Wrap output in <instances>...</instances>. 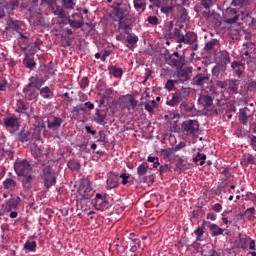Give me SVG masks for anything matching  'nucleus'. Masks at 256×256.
<instances>
[{
    "instance_id": "nucleus-35",
    "label": "nucleus",
    "mask_w": 256,
    "mask_h": 256,
    "mask_svg": "<svg viewBox=\"0 0 256 256\" xmlns=\"http://www.w3.org/2000/svg\"><path fill=\"white\" fill-rule=\"evenodd\" d=\"M215 3H217V0H201L200 1L201 7L208 12L211 11V7H213Z\"/></svg>"
},
{
    "instance_id": "nucleus-3",
    "label": "nucleus",
    "mask_w": 256,
    "mask_h": 256,
    "mask_svg": "<svg viewBox=\"0 0 256 256\" xmlns=\"http://www.w3.org/2000/svg\"><path fill=\"white\" fill-rule=\"evenodd\" d=\"M166 63L175 69H183L187 65V59L185 58V54L181 55L179 52H174L166 57Z\"/></svg>"
},
{
    "instance_id": "nucleus-5",
    "label": "nucleus",
    "mask_w": 256,
    "mask_h": 256,
    "mask_svg": "<svg viewBox=\"0 0 256 256\" xmlns=\"http://www.w3.org/2000/svg\"><path fill=\"white\" fill-rule=\"evenodd\" d=\"M181 133L187 136H195L199 133V122L197 120H185L181 124Z\"/></svg>"
},
{
    "instance_id": "nucleus-43",
    "label": "nucleus",
    "mask_w": 256,
    "mask_h": 256,
    "mask_svg": "<svg viewBox=\"0 0 256 256\" xmlns=\"http://www.w3.org/2000/svg\"><path fill=\"white\" fill-rule=\"evenodd\" d=\"M216 45H219V40L212 39L205 44L204 51H213Z\"/></svg>"
},
{
    "instance_id": "nucleus-34",
    "label": "nucleus",
    "mask_w": 256,
    "mask_h": 256,
    "mask_svg": "<svg viewBox=\"0 0 256 256\" xmlns=\"http://www.w3.org/2000/svg\"><path fill=\"white\" fill-rule=\"evenodd\" d=\"M109 73H110V75H113V77H116V78L119 79L123 75V69L118 68L116 66H110L109 67Z\"/></svg>"
},
{
    "instance_id": "nucleus-27",
    "label": "nucleus",
    "mask_w": 256,
    "mask_h": 256,
    "mask_svg": "<svg viewBox=\"0 0 256 256\" xmlns=\"http://www.w3.org/2000/svg\"><path fill=\"white\" fill-rule=\"evenodd\" d=\"M2 5L8 13H11L12 11H15V7H19V0H11L10 2L4 1Z\"/></svg>"
},
{
    "instance_id": "nucleus-46",
    "label": "nucleus",
    "mask_w": 256,
    "mask_h": 256,
    "mask_svg": "<svg viewBox=\"0 0 256 256\" xmlns=\"http://www.w3.org/2000/svg\"><path fill=\"white\" fill-rule=\"evenodd\" d=\"M106 197L103 196L101 193H97L96 194V203H95V208L96 209H101V205L102 203H106Z\"/></svg>"
},
{
    "instance_id": "nucleus-25",
    "label": "nucleus",
    "mask_w": 256,
    "mask_h": 256,
    "mask_svg": "<svg viewBox=\"0 0 256 256\" xmlns=\"http://www.w3.org/2000/svg\"><path fill=\"white\" fill-rule=\"evenodd\" d=\"M94 121L98 123V125H107V121L105 119L107 118V114H105L101 110H96Z\"/></svg>"
},
{
    "instance_id": "nucleus-6",
    "label": "nucleus",
    "mask_w": 256,
    "mask_h": 256,
    "mask_svg": "<svg viewBox=\"0 0 256 256\" xmlns=\"http://www.w3.org/2000/svg\"><path fill=\"white\" fill-rule=\"evenodd\" d=\"M15 172L18 177H23L24 175H30L33 171L31 164L27 160H22L14 165Z\"/></svg>"
},
{
    "instance_id": "nucleus-1",
    "label": "nucleus",
    "mask_w": 256,
    "mask_h": 256,
    "mask_svg": "<svg viewBox=\"0 0 256 256\" xmlns=\"http://www.w3.org/2000/svg\"><path fill=\"white\" fill-rule=\"evenodd\" d=\"M94 194L95 191H93V188H91V182L87 179H83L80 182L77 191V198L80 199V201H83V199L89 200Z\"/></svg>"
},
{
    "instance_id": "nucleus-50",
    "label": "nucleus",
    "mask_w": 256,
    "mask_h": 256,
    "mask_svg": "<svg viewBox=\"0 0 256 256\" xmlns=\"http://www.w3.org/2000/svg\"><path fill=\"white\" fill-rule=\"evenodd\" d=\"M244 165H255V157L251 154H246L243 156Z\"/></svg>"
},
{
    "instance_id": "nucleus-37",
    "label": "nucleus",
    "mask_w": 256,
    "mask_h": 256,
    "mask_svg": "<svg viewBox=\"0 0 256 256\" xmlns=\"http://www.w3.org/2000/svg\"><path fill=\"white\" fill-rule=\"evenodd\" d=\"M174 5L173 3H171V5H167L165 4V2L163 3L162 7L160 8L161 13H163L166 16H169L173 13V9H174Z\"/></svg>"
},
{
    "instance_id": "nucleus-14",
    "label": "nucleus",
    "mask_w": 256,
    "mask_h": 256,
    "mask_svg": "<svg viewBox=\"0 0 256 256\" xmlns=\"http://www.w3.org/2000/svg\"><path fill=\"white\" fill-rule=\"evenodd\" d=\"M209 79H211L209 73H199L193 77L192 85H196V87H203L205 83H209Z\"/></svg>"
},
{
    "instance_id": "nucleus-21",
    "label": "nucleus",
    "mask_w": 256,
    "mask_h": 256,
    "mask_svg": "<svg viewBox=\"0 0 256 256\" xmlns=\"http://www.w3.org/2000/svg\"><path fill=\"white\" fill-rule=\"evenodd\" d=\"M226 91L230 95H235L239 91V84L237 80H228L227 86H226Z\"/></svg>"
},
{
    "instance_id": "nucleus-45",
    "label": "nucleus",
    "mask_w": 256,
    "mask_h": 256,
    "mask_svg": "<svg viewBox=\"0 0 256 256\" xmlns=\"http://www.w3.org/2000/svg\"><path fill=\"white\" fill-rule=\"evenodd\" d=\"M244 215L246 219H248V221H253V219H255V207H250L246 209Z\"/></svg>"
},
{
    "instance_id": "nucleus-16",
    "label": "nucleus",
    "mask_w": 256,
    "mask_h": 256,
    "mask_svg": "<svg viewBox=\"0 0 256 256\" xmlns=\"http://www.w3.org/2000/svg\"><path fill=\"white\" fill-rule=\"evenodd\" d=\"M193 74V67L188 66L185 68H178L176 71V77L183 81L191 80V75Z\"/></svg>"
},
{
    "instance_id": "nucleus-55",
    "label": "nucleus",
    "mask_w": 256,
    "mask_h": 256,
    "mask_svg": "<svg viewBox=\"0 0 256 256\" xmlns=\"http://www.w3.org/2000/svg\"><path fill=\"white\" fill-rule=\"evenodd\" d=\"M68 21V25H70V27H72L73 29H81V26L83 25V22L81 21H77V20H67Z\"/></svg>"
},
{
    "instance_id": "nucleus-47",
    "label": "nucleus",
    "mask_w": 256,
    "mask_h": 256,
    "mask_svg": "<svg viewBox=\"0 0 256 256\" xmlns=\"http://www.w3.org/2000/svg\"><path fill=\"white\" fill-rule=\"evenodd\" d=\"M24 249L26 251H35L37 249V243L35 241H26V243L24 244Z\"/></svg>"
},
{
    "instance_id": "nucleus-11",
    "label": "nucleus",
    "mask_w": 256,
    "mask_h": 256,
    "mask_svg": "<svg viewBox=\"0 0 256 256\" xmlns=\"http://www.w3.org/2000/svg\"><path fill=\"white\" fill-rule=\"evenodd\" d=\"M238 119L242 125H249L253 121V112L245 107L239 110Z\"/></svg>"
},
{
    "instance_id": "nucleus-31",
    "label": "nucleus",
    "mask_w": 256,
    "mask_h": 256,
    "mask_svg": "<svg viewBox=\"0 0 256 256\" xmlns=\"http://www.w3.org/2000/svg\"><path fill=\"white\" fill-rule=\"evenodd\" d=\"M54 15L59 17V19H65L67 17V12H65V8L60 5H56V8L53 10Z\"/></svg>"
},
{
    "instance_id": "nucleus-44",
    "label": "nucleus",
    "mask_w": 256,
    "mask_h": 256,
    "mask_svg": "<svg viewBox=\"0 0 256 256\" xmlns=\"http://www.w3.org/2000/svg\"><path fill=\"white\" fill-rule=\"evenodd\" d=\"M7 25H9L10 28L14 29V31H19V21L13 20L10 16L7 18Z\"/></svg>"
},
{
    "instance_id": "nucleus-39",
    "label": "nucleus",
    "mask_w": 256,
    "mask_h": 256,
    "mask_svg": "<svg viewBox=\"0 0 256 256\" xmlns=\"http://www.w3.org/2000/svg\"><path fill=\"white\" fill-rule=\"evenodd\" d=\"M3 187H4V189H13V188L17 187V181H15V179H13V178H7L3 182Z\"/></svg>"
},
{
    "instance_id": "nucleus-18",
    "label": "nucleus",
    "mask_w": 256,
    "mask_h": 256,
    "mask_svg": "<svg viewBox=\"0 0 256 256\" xmlns=\"http://www.w3.org/2000/svg\"><path fill=\"white\" fill-rule=\"evenodd\" d=\"M61 125H63V120L57 116H51L47 120L48 129H51L52 131H57L61 128Z\"/></svg>"
},
{
    "instance_id": "nucleus-15",
    "label": "nucleus",
    "mask_w": 256,
    "mask_h": 256,
    "mask_svg": "<svg viewBox=\"0 0 256 256\" xmlns=\"http://www.w3.org/2000/svg\"><path fill=\"white\" fill-rule=\"evenodd\" d=\"M203 229H209L211 231L212 237H218V235H223L225 230L218 227L217 224H213L210 221H204L202 224Z\"/></svg>"
},
{
    "instance_id": "nucleus-24",
    "label": "nucleus",
    "mask_w": 256,
    "mask_h": 256,
    "mask_svg": "<svg viewBox=\"0 0 256 256\" xmlns=\"http://www.w3.org/2000/svg\"><path fill=\"white\" fill-rule=\"evenodd\" d=\"M4 125L6 127H11V129H15V127L19 126V119L17 116H10L4 119Z\"/></svg>"
},
{
    "instance_id": "nucleus-28",
    "label": "nucleus",
    "mask_w": 256,
    "mask_h": 256,
    "mask_svg": "<svg viewBox=\"0 0 256 256\" xmlns=\"http://www.w3.org/2000/svg\"><path fill=\"white\" fill-rule=\"evenodd\" d=\"M228 13H229V15H235L234 17L227 18L225 20V23H227L228 25H233V23H237V20L239 19V17H241V15L237 14V9H235V8H231L228 11Z\"/></svg>"
},
{
    "instance_id": "nucleus-22",
    "label": "nucleus",
    "mask_w": 256,
    "mask_h": 256,
    "mask_svg": "<svg viewBox=\"0 0 256 256\" xmlns=\"http://www.w3.org/2000/svg\"><path fill=\"white\" fill-rule=\"evenodd\" d=\"M119 185V178L116 174L110 173L107 179V186L109 189H115Z\"/></svg>"
},
{
    "instance_id": "nucleus-30",
    "label": "nucleus",
    "mask_w": 256,
    "mask_h": 256,
    "mask_svg": "<svg viewBox=\"0 0 256 256\" xmlns=\"http://www.w3.org/2000/svg\"><path fill=\"white\" fill-rule=\"evenodd\" d=\"M39 94L41 95L42 99H51L53 97V91L49 86H45L39 90Z\"/></svg>"
},
{
    "instance_id": "nucleus-63",
    "label": "nucleus",
    "mask_w": 256,
    "mask_h": 256,
    "mask_svg": "<svg viewBox=\"0 0 256 256\" xmlns=\"http://www.w3.org/2000/svg\"><path fill=\"white\" fill-rule=\"evenodd\" d=\"M79 85L81 89H86L87 86L89 85V78L84 77L83 79L80 80Z\"/></svg>"
},
{
    "instance_id": "nucleus-41",
    "label": "nucleus",
    "mask_w": 256,
    "mask_h": 256,
    "mask_svg": "<svg viewBox=\"0 0 256 256\" xmlns=\"http://www.w3.org/2000/svg\"><path fill=\"white\" fill-rule=\"evenodd\" d=\"M30 133L28 131L22 130L18 133V139L21 143H27L29 141Z\"/></svg>"
},
{
    "instance_id": "nucleus-20",
    "label": "nucleus",
    "mask_w": 256,
    "mask_h": 256,
    "mask_svg": "<svg viewBox=\"0 0 256 256\" xmlns=\"http://www.w3.org/2000/svg\"><path fill=\"white\" fill-rule=\"evenodd\" d=\"M197 42V34L195 32H186L182 43L185 45H194Z\"/></svg>"
},
{
    "instance_id": "nucleus-38",
    "label": "nucleus",
    "mask_w": 256,
    "mask_h": 256,
    "mask_svg": "<svg viewBox=\"0 0 256 256\" xmlns=\"http://www.w3.org/2000/svg\"><path fill=\"white\" fill-rule=\"evenodd\" d=\"M202 255L215 256V246H213V245L204 246L202 249Z\"/></svg>"
},
{
    "instance_id": "nucleus-48",
    "label": "nucleus",
    "mask_w": 256,
    "mask_h": 256,
    "mask_svg": "<svg viewBox=\"0 0 256 256\" xmlns=\"http://www.w3.org/2000/svg\"><path fill=\"white\" fill-rule=\"evenodd\" d=\"M228 63H231V58L229 57V53L227 51L221 52V64L228 65Z\"/></svg>"
},
{
    "instance_id": "nucleus-53",
    "label": "nucleus",
    "mask_w": 256,
    "mask_h": 256,
    "mask_svg": "<svg viewBox=\"0 0 256 256\" xmlns=\"http://www.w3.org/2000/svg\"><path fill=\"white\" fill-rule=\"evenodd\" d=\"M68 167L71 169V171H79L81 169V164L75 160H72L68 162Z\"/></svg>"
},
{
    "instance_id": "nucleus-19",
    "label": "nucleus",
    "mask_w": 256,
    "mask_h": 256,
    "mask_svg": "<svg viewBox=\"0 0 256 256\" xmlns=\"http://www.w3.org/2000/svg\"><path fill=\"white\" fill-rule=\"evenodd\" d=\"M43 83H45V79L36 75L29 78L28 86L33 87L34 89H38V91H40Z\"/></svg>"
},
{
    "instance_id": "nucleus-62",
    "label": "nucleus",
    "mask_w": 256,
    "mask_h": 256,
    "mask_svg": "<svg viewBox=\"0 0 256 256\" xmlns=\"http://www.w3.org/2000/svg\"><path fill=\"white\" fill-rule=\"evenodd\" d=\"M247 2V0H233L232 1V5L234 7H244L245 6V3Z\"/></svg>"
},
{
    "instance_id": "nucleus-58",
    "label": "nucleus",
    "mask_w": 256,
    "mask_h": 256,
    "mask_svg": "<svg viewBox=\"0 0 256 256\" xmlns=\"http://www.w3.org/2000/svg\"><path fill=\"white\" fill-rule=\"evenodd\" d=\"M177 169H180L181 171H185L187 169V164L182 158H178L177 163H176Z\"/></svg>"
},
{
    "instance_id": "nucleus-60",
    "label": "nucleus",
    "mask_w": 256,
    "mask_h": 256,
    "mask_svg": "<svg viewBox=\"0 0 256 256\" xmlns=\"http://www.w3.org/2000/svg\"><path fill=\"white\" fill-rule=\"evenodd\" d=\"M147 21L150 25H159V18L157 16H148Z\"/></svg>"
},
{
    "instance_id": "nucleus-2",
    "label": "nucleus",
    "mask_w": 256,
    "mask_h": 256,
    "mask_svg": "<svg viewBox=\"0 0 256 256\" xmlns=\"http://www.w3.org/2000/svg\"><path fill=\"white\" fill-rule=\"evenodd\" d=\"M111 8L113 15L119 21H123V19L129 15V8L127 7V4L123 2V0L114 1Z\"/></svg>"
},
{
    "instance_id": "nucleus-57",
    "label": "nucleus",
    "mask_w": 256,
    "mask_h": 256,
    "mask_svg": "<svg viewBox=\"0 0 256 256\" xmlns=\"http://www.w3.org/2000/svg\"><path fill=\"white\" fill-rule=\"evenodd\" d=\"M179 83L178 80H168L165 84V88L168 91H173L175 89V84Z\"/></svg>"
},
{
    "instance_id": "nucleus-61",
    "label": "nucleus",
    "mask_w": 256,
    "mask_h": 256,
    "mask_svg": "<svg viewBox=\"0 0 256 256\" xmlns=\"http://www.w3.org/2000/svg\"><path fill=\"white\" fill-rule=\"evenodd\" d=\"M149 1H150V3L155 5V7H157V9H161L165 3V0H149Z\"/></svg>"
},
{
    "instance_id": "nucleus-49",
    "label": "nucleus",
    "mask_w": 256,
    "mask_h": 256,
    "mask_svg": "<svg viewBox=\"0 0 256 256\" xmlns=\"http://www.w3.org/2000/svg\"><path fill=\"white\" fill-rule=\"evenodd\" d=\"M205 159H207V156L205 154H202L201 152L197 153V156L195 158H193L194 163H199L200 165L203 166L205 165Z\"/></svg>"
},
{
    "instance_id": "nucleus-51",
    "label": "nucleus",
    "mask_w": 256,
    "mask_h": 256,
    "mask_svg": "<svg viewBox=\"0 0 256 256\" xmlns=\"http://www.w3.org/2000/svg\"><path fill=\"white\" fill-rule=\"evenodd\" d=\"M27 111V105L21 99L17 101V112L18 113H25Z\"/></svg>"
},
{
    "instance_id": "nucleus-42",
    "label": "nucleus",
    "mask_w": 256,
    "mask_h": 256,
    "mask_svg": "<svg viewBox=\"0 0 256 256\" xmlns=\"http://www.w3.org/2000/svg\"><path fill=\"white\" fill-rule=\"evenodd\" d=\"M180 108L184 109L186 113H191L193 109H195V105L193 103L185 102V100L180 104Z\"/></svg>"
},
{
    "instance_id": "nucleus-59",
    "label": "nucleus",
    "mask_w": 256,
    "mask_h": 256,
    "mask_svg": "<svg viewBox=\"0 0 256 256\" xmlns=\"http://www.w3.org/2000/svg\"><path fill=\"white\" fill-rule=\"evenodd\" d=\"M206 93H208V95L210 94L212 95H217V88L215 87V85L211 84L209 86L206 87Z\"/></svg>"
},
{
    "instance_id": "nucleus-12",
    "label": "nucleus",
    "mask_w": 256,
    "mask_h": 256,
    "mask_svg": "<svg viewBox=\"0 0 256 256\" xmlns=\"http://www.w3.org/2000/svg\"><path fill=\"white\" fill-rule=\"evenodd\" d=\"M31 153L34 157V159H37V164L38 165H45V159H47V156L43 154V151H41V148L37 146V144H33L31 146Z\"/></svg>"
},
{
    "instance_id": "nucleus-26",
    "label": "nucleus",
    "mask_w": 256,
    "mask_h": 256,
    "mask_svg": "<svg viewBox=\"0 0 256 256\" xmlns=\"http://www.w3.org/2000/svg\"><path fill=\"white\" fill-rule=\"evenodd\" d=\"M227 66L223 64H217L212 68V77L213 79H219V75H221V72L226 71Z\"/></svg>"
},
{
    "instance_id": "nucleus-56",
    "label": "nucleus",
    "mask_w": 256,
    "mask_h": 256,
    "mask_svg": "<svg viewBox=\"0 0 256 256\" xmlns=\"http://www.w3.org/2000/svg\"><path fill=\"white\" fill-rule=\"evenodd\" d=\"M164 153V159H169L171 161V157L175 154L174 148L165 149L162 151Z\"/></svg>"
},
{
    "instance_id": "nucleus-52",
    "label": "nucleus",
    "mask_w": 256,
    "mask_h": 256,
    "mask_svg": "<svg viewBox=\"0 0 256 256\" xmlns=\"http://www.w3.org/2000/svg\"><path fill=\"white\" fill-rule=\"evenodd\" d=\"M87 113V107H85L84 104H79L75 106L72 110V113H76V115H79V113Z\"/></svg>"
},
{
    "instance_id": "nucleus-8",
    "label": "nucleus",
    "mask_w": 256,
    "mask_h": 256,
    "mask_svg": "<svg viewBox=\"0 0 256 256\" xmlns=\"http://www.w3.org/2000/svg\"><path fill=\"white\" fill-rule=\"evenodd\" d=\"M187 95L185 91H179L172 94V98H167L166 105H169V107H177L179 103H183V101H186Z\"/></svg>"
},
{
    "instance_id": "nucleus-33",
    "label": "nucleus",
    "mask_w": 256,
    "mask_h": 256,
    "mask_svg": "<svg viewBox=\"0 0 256 256\" xmlns=\"http://www.w3.org/2000/svg\"><path fill=\"white\" fill-rule=\"evenodd\" d=\"M22 177L23 187L26 189H31V185H33V176L31 174H26Z\"/></svg>"
},
{
    "instance_id": "nucleus-9",
    "label": "nucleus",
    "mask_w": 256,
    "mask_h": 256,
    "mask_svg": "<svg viewBox=\"0 0 256 256\" xmlns=\"http://www.w3.org/2000/svg\"><path fill=\"white\" fill-rule=\"evenodd\" d=\"M215 97L209 94H201L198 98V105H201L204 111H213V101Z\"/></svg>"
},
{
    "instance_id": "nucleus-29",
    "label": "nucleus",
    "mask_w": 256,
    "mask_h": 256,
    "mask_svg": "<svg viewBox=\"0 0 256 256\" xmlns=\"http://www.w3.org/2000/svg\"><path fill=\"white\" fill-rule=\"evenodd\" d=\"M174 37L176 38V43H183L185 37L183 26L174 29Z\"/></svg>"
},
{
    "instance_id": "nucleus-64",
    "label": "nucleus",
    "mask_w": 256,
    "mask_h": 256,
    "mask_svg": "<svg viewBox=\"0 0 256 256\" xmlns=\"http://www.w3.org/2000/svg\"><path fill=\"white\" fill-rule=\"evenodd\" d=\"M126 41L129 45H135L139 41V38L137 36H128Z\"/></svg>"
},
{
    "instance_id": "nucleus-10",
    "label": "nucleus",
    "mask_w": 256,
    "mask_h": 256,
    "mask_svg": "<svg viewBox=\"0 0 256 256\" xmlns=\"http://www.w3.org/2000/svg\"><path fill=\"white\" fill-rule=\"evenodd\" d=\"M41 3L53 8L57 5V0H41ZM60 3L64 9H68L69 11L75 9V0H60Z\"/></svg>"
},
{
    "instance_id": "nucleus-32",
    "label": "nucleus",
    "mask_w": 256,
    "mask_h": 256,
    "mask_svg": "<svg viewBox=\"0 0 256 256\" xmlns=\"http://www.w3.org/2000/svg\"><path fill=\"white\" fill-rule=\"evenodd\" d=\"M136 11H145L147 9V0H133Z\"/></svg>"
},
{
    "instance_id": "nucleus-54",
    "label": "nucleus",
    "mask_w": 256,
    "mask_h": 256,
    "mask_svg": "<svg viewBox=\"0 0 256 256\" xmlns=\"http://www.w3.org/2000/svg\"><path fill=\"white\" fill-rule=\"evenodd\" d=\"M246 89L251 93H256V80L250 79L247 83Z\"/></svg>"
},
{
    "instance_id": "nucleus-13",
    "label": "nucleus",
    "mask_w": 256,
    "mask_h": 256,
    "mask_svg": "<svg viewBox=\"0 0 256 256\" xmlns=\"http://www.w3.org/2000/svg\"><path fill=\"white\" fill-rule=\"evenodd\" d=\"M19 203H21V198L19 196L13 197L10 200L6 201L2 207H3V212L9 213L13 211V209H18Z\"/></svg>"
},
{
    "instance_id": "nucleus-23",
    "label": "nucleus",
    "mask_w": 256,
    "mask_h": 256,
    "mask_svg": "<svg viewBox=\"0 0 256 256\" xmlns=\"http://www.w3.org/2000/svg\"><path fill=\"white\" fill-rule=\"evenodd\" d=\"M231 67L238 77H241L245 71V65L242 62L234 61L232 62Z\"/></svg>"
},
{
    "instance_id": "nucleus-7",
    "label": "nucleus",
    "mask_w": 256,
    "mask_h": 256,
    "mask_svg": "<svg viewBox=\"0 0 256 256\" xmlns=\"http://www.w3.org/2000/svg\"><path fill=\"white\" fill-rule=\"evenodd\" d=\"M187 95L185 91H179L172 94V98H167L166 105H169V107H177L179 103H183V101H186Z\"/></svg>"
},
{
    "instance_id": "nucleus-40",
    "label": "nucleus",
    "mask_w": 256,
    "mask_h": 256,
    "mask_svg": "<svg viewBox=\"0 0 256 256\" xmlns=\"http://www.w3.org/2000/svg\"><path fill=\"white\" fill-rule=\"evenodd\" d=\"M23 65H25L27 69H30L31 71H33V69H35V66L37 64L35 63V60L29 58V56H26L23 60Z\"/></svg>"
},
{
    "instance_id": "nucleus-4",
    "label": "nucleus",
    "mask_w": 256,
    "mask_h": 256,
    "mask_svg": "<svg viewBox=\"0 0 256 256\" xmlns=\"http://www.w3.org/2000/svg\"><path fill=\"white\" fill-rule=\"evenodd\" d=\"M46 189H50L57 183V175L51 166H45L41 175Z\"/></svg>"
},
{
    "instance_id": "nucleus-36",
    "label": "nucleus",
    "mask_w": 256,
    "mask_h": 256,
    "mask_svg": "<svg viewBox=\"0 0 256 256\" xmlns=\"http://www.w3.org/2000/svg\"><path fill=\"white\" fill-rule=\"evenodd\" d=\"M147 171H149V164H147L146 162H143L137 168V174L139 177H143V176L147 175Z\"/></svg>"
},
{
    "instance_id": "nucleus-17",
    "label": "nucleus",
    "mask_w": 256,
    "mask_h": 256,
    "mask_svg": "<svg viewBox=\"0 0 256 256\" xmlns=\"http://www.w3.org/2000/svg\"><path fill=\"white\" fill-rule=\"evenodd\" d=\"M24 97L28 101H33V99H37L39 97V90L37 88H33L28 84L23 89Z\"/></svg>"
}]
</instances>
